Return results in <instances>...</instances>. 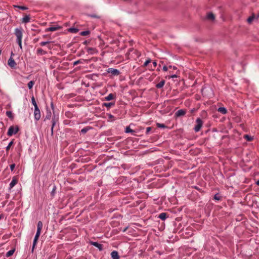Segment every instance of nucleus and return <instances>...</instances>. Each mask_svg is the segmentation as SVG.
<instances>
[{
  "instance_id": "obj_1",
  "label": "nucleus",
  "mask_w": 259,
  "mask_h": 259,
  "mask_svg": "<svg viewBox=\"0 0 259 259\" xmlns=\"http://www.w3.org/2000/svg\"><path fill=\"white\" fill-rule=\"evenodd\" d=\"M23 29L22 27L16 28L14 31V34L16 36V41L19 47L22 49V39L23 36Z\"/></svg>"
},
{
  "instance_id": "obj_2",
  "label": "nucleus",
  "mask_w": 259,
  "mask_h": 259,
  "mask_svg": "<svg viewBox=\"0 0 259 259\" xmlns=\"http://www.w3.org/2000/svg\"><path fill=\"white\" fill-rule=\"evenodd\" d=\"M19 127L18 125H12L9 128L7 135L9 137L16 135L19 131Z\"/></svg>"
},
{
  "instance_id": "obj_3",
  "label": "nucleus",
  "mask_w": 259,
  "mask_h": 259,
  "mask_svg": "<svg viewBox=\"0 0 259 259\" xmlns=\"http://www.w3.org/2000/svg\"><path fill=\"white\" fill-rule=\"evenodd\" d=\"M196 124L195 125L194 130L195 132H198L201 128L203 125V121L201 119L198 118L196 120Z\"/></svg>"
},
{
  "instance_id": "obj_4",
  "label": "nucleus",
  "mask_w": 259,
  "mask_h": 259,
  "mask_svg": "<svg viewBox=\"0 0 259 259\" xmlns=\"http://www.w3.org/2000/svg\"><path fill=\"white\" fill-rule=\"evenodd\" d=\"M34 117L36 121H38L41 117L40 111L38 107L34 108Z\"/></svg>"
},
{
  "instance_id": "obj_5",
  "label": "nucleus",
  "mask_w": 259,
  "mask_h": 259,
  "mask_svg": "<svg viewBox=\"0 0 259 259\" xmlns=\"http://www.w3.org/2000/svg\"><path fill=\"white\" fill-rule=\"evenodd\" d=\"M89 243L91 245H93V246L96 247L97 248H98L100 251H102L103 250V244H102L101 243H99L97 242H94L93 241H90L89 242Z\"/></svg>"
},
{
  "instance_id": "obj_6",
  "label": "nucleus",
  "mask_w": 259,
  "mask_h": 259,
  "mask_svg": "<svg viewBox=\"0 0 259 259\" xmlns=\"http://www.w3.org/2000/svg\"><path fill=\"white\" fill-rule=\"evenodd\" d=\"M107 72L109 73H111L112 75L114 76H117L120 74V71L117 69L113 68H109L107 70Z\"/></svg>"
},
{
  "instance_id": "obj_7",
  "label": "nucleus",
  "mask_w": 259,
  "mask_h": 259,
  "mask_svg": "<svg viewBox=\"0 0 259 259\" xmlns=\"http://www.w3.org/2000/svg\"><path fill=\"white\" fill-rule=\"evenodd\" d=\"M62 28L61 26H60L59 25H56V26H52L50 27H48L45 29L46 32L48 31H55L59 29H61Z\"/></svg>"
},
{
  "instance_id": "obj_8",
  "label": "nucleus",
  "mask_w": 259,
  "mask_h": 259,
  "mask_svg": "<svg viewBox=\"0 0 259 259\" xmlns=\"http://www.w3.org/2000/svg\"><path fill=\"white\" fill-rule=\"evenodd\" d=\"M186 113V110L180 109L177 111L175 114V117H179L180 116H184Z\"/></svg>"
},
{
  "instance_id": "obj_9",
  "label": "nucleus",
  "mask_w": 259,
  "mask_h": 259,
  "mask_svg": "<svg viewBox=\"0 0 259 259\" xmlns=\"http://www.w3.org/2000/svg\"><path fill=\"white\" fill-rule=\"evenodd\" d=\"M43 224L41 221H39L37 225V231L35 234L36 235L39 237L41 233V230L42 228Z\"/></svg>"
},
{
  "instance_id": "obj_10",
  "label": "nucleus",
  "mask_w": 259,
  "mask_h": 259,
  "mask_svg": "<svg viewBox=\"0 0 259 259\" xmlns=\"http://www.w3.org/2000/svg\"><path fill=\"white\" fill-rule=\"evenodd\" d=\"M8 64L12 68H15L17 65L16 63L12 57H10L8 60Z\"/></svg>"
},
{
  "instance_id": "obj_11",
  "label": "nucleus",
  "mask_w": 259,
  "mask_h": 259,
  "mask_svg": "<svg viewBox=\"0 0 259 259\" xmlns=\"http://www.w3.org/2000/svg\"><path fill=\"white\" fill-rule=\"evenodd\" d=\"M59 120V117L58 115H54L53 117L52 118V128H54L56 123L58 122Z\"/></svg>"
},
{
  "instance_id": "obj_12",
  "label": "nucleus",
  "mask_w": 259,
  "mask_h": 259,
  "mask_svg": "<svg viewBox=\"0 0 259 259\" xmlns=\"http://www.w3.org/2000/svg\"><path fill=\"white\" fill-rule=\"evenodd\" d=\"M50 42H51V41H41V42H40L39 45H40V46H42V47L47 45L48 48L49 50H51L52 47L50 45Z\"/></svg>"
},
{
  "instance_id": "obj_13",
  "label": "nucleus",
  "mask_w": 259,
  "mask_h": 259,
  "mask_svg": "<svg viewBox=\"0 0 259 259\" xmlns=\"http://www.w3.org/2000/svg\"><path fill=\"white\" fill-rule=\"evenodd\" d=\"M111 256L112 259H119V256L117 251L114 250L111 253Z\"/></svg>"
},
{
  "instance_id": "obj_14",
  "label": "nucleus",
  "mask_w": 259,
  "mask_h": 259,
  "mask_svg": "<svg viewBox=\"0 0 259 259\" xmlns=\"http://www.w3.org/2000/svg\"><path fill=\"white\" fill-rule=\"evenodd\" d=\"M93 129V127L92 126H85L84 127V128H83L82 129H81V130L80 131V133L81 134H85V133H87L89 131H90V130H92Z\"/></svg>"
},
{
  "instance_id": "obj_15",
  "label": "nucleus",
  "mask_w": 259,
  "mask_h": 259,
  "mask_svg": "<svg viewBox=\"0 0 259 259\" xmlns=\"http://www.w3.org/2000/svg\"><path fill=\"white\" fill-rule=\"evenodd\" d=\"M47 54V52L41 48H38L36 50V54L38 55H46Z\"/></svg>"
},
{
  "instance_id": "obj_16",
  "label": "nucleus",
  "mask_w": 259,
  "mask_h": 259,
  "mask_svg": "<svg viewBox=\"0 0 259 259\" xmlns=\"http://www.w3.org/2000/svg\"><path fill=\"white\" fill-rule=\"evenodd\" d=\"M115 105L114 102H110V103H103L102 104V106L106 107L108 109H109L111 107H113Z\"/></svg>"
},
{
  "instance_id": "obj_17",
  "label": "nucleus",
  "mask_w": 259,
  "mask_h": 259,
  "mask_svg": "<svg viewBox=\"0 0 259 259\" xmlns=\"http://www.w3.org/2000/svg\"><path fill=\"white\" fill-rule=\"evenodd\" d=\"M168 217V215L165 212H162L158 215V218L160 219L162 221H164Z\"/></svg>"
},
{
  "instance_id": "obj_18",
  "label": "nucleus",
  "mask_w": 259,
  "mask_h": 259,
  "mask_svg": "<svg viewBox=\"0 0 259 259\" xmlns=\"http://www.w3.org/2000/svg\"><path fill=\"white\" fill-rule=\"evenodd\" d=\"M116 96L114 95L113 94L110 93L107 96L105 97V100L106 101H111L114 98H115Z\"/></svg>"
},
{
  "instance_id": "obj_19",
  "label": "nucleus",
  "mask_w": 259,
  "mask_h": 259,
  "mask_svg": "<svg viewBox=\"0 0 259 259\" xmlns=\"http://www.w3.org/2000/svg\"><path fill=\"white\" fill-rule=\"evenodd\" d=\"M51 117H52V113H51V111L50 110H49L48 108L47 107V113H46V115L45 117V120H46L47 119L50 120L51 118Z\"/></svg>"
},
{
  "instance_id": "obj_20",
  "label": "nucleus",
  "mask_w": 259,
  "mask_h": 259,
  "mask_svg": "<svg viewBox=\"0 0 259 259\" xmlns=\"http://www.w3.org/2000/svg\"><path fill=\"white\" fill-rule=\"evenodd\" d=\"M165 81L164 79H163V80H161L159 83H157L156 84L155 87L157 89H161L163 87V85L165 84Z\"/></svg>"
},
{
  "instance_id": "obj_21",
  "label": "nucleus",
  "mask_w": 259,
  "mask_h": 259,
  "mask_svg": "<svg viewBox=\"0 0 259 259\" xmlns=\"http://www.w3.org/2000/svg\"><path fill=\"white\" fill-rule=\"evenodd\" d=\"M30 20V15H26L22 18V22L24 23H27L29 22Z\"/></svg>"
},
{
  "instance_id": "obj_22",
  "label": "nucleus",
  "mask_w": 259,
  "mask_h": 259,
  "mask_svg": "<svg viewBox=\"0 0 259 259\" xmlns=\"http://www.w3.org/2000/svg\"><path fill=\"white\" fill-rule=\"evenodd\" d=\"M218 111L222 113L223 114H226L227 112V110L225 107H219L218 109Z\"/></svg>"
},
{
  "instance_id": "obj_23",
  "label": "nucleus",
  "mask_w": 259,
  "mask_h": 259,
  "mask_svg": "<svg viewBox=\"0 0 259 259\" xmlns=\"http://www.w3.org/2000/svg\"><path fill=\"white\" fill-rule=\"evenodd\" d=\"M87 52L89 53H90L91 54H94L96 53H97V51L95 48H87Z\"/></svg>"
},
{
  "instance_id": "obj_24",
  "label": "nucleus",
  "mask_w": 259,
  "mask_h": 259,
  "mask_svg": "<svg viewBox=\"0 0 259 259\" xmlns=\"http://www.w3.org/2000/svg\"><path fill=\"white\" fill-rule=\"evenodd\" d=\"M206 18L207 19L211 20H214L215 19L214 15L211 12H210L207 14V15L206 16Z\"/></svg>"
},
{
  "instance_id": "obj_25",
  "label": "nucleus",
  "mask_w": 259,
  "mask_h": 259,
  "mask_svg": "<svg viewBox=\"0 0 259 259\" xmlns=\"http://www.w3.org/2000/svg\"><path fill=\"white\" fill-rule=\"evenodd\" d=\"M17 182V180L16 179L13 178L11 183H10V188H12L14 186L16 185Z\"/></svg>"
},
{
  "instance_id": "obj_26",
  "label": "nucleus",
  "mask_w": 259,
  "mask_h": 259,
  "mask_svg": "<svg viewBox=\"0 0 259 259\" xmlns=\"http://www.w3.org/2000/svg\"><path fill=\"white\" fill-rule=\"evenodd\" d=\"M243 138L247 141L250 142L253 140V138L252 136L248 135H244Z\"/></svg>"
},
{
  "instance_id": "obj_27",
  "label": "nucleus",
  "mask_w": 259,
  "mask_h": 259,
  "mask_svg": "<svg viewBox=\"0 0 259 259\" xmlns=\"http://www.w3.org/2000/svg\"><path fill=\"white\" fill-rule=\"evenodd\" d=\"M68 31L72 33H76L79 31L78 29L74 27H71L68 29Z\"/></svg>"
},
{
  "instance_id": "obj_28",
  "label": "nucleus",
  "mask_w": 259,
  "mask_h": 259,
  "mask_svg": "<svg viewBox=\"0 0 259 259\" xmlns=\"http://www.w3.org/2000/svg\"><path fill=\"white\" fill-rule=\"evenodd\" d=\"M7 116L10 118L11 119H14V115L13 114V113L12 111H6V113Z\"/></svg>"
},
{
  "instance_id": "obj_29",
  "label": "nucleus",
  "mask_w": 259,
  "mask_h": 259,
  "mask_svg": "<svg viewBox=\"0 0 259 259\" xmlns=\"http://www.w3.org/2000/svg\"><path fill=\"white\" fill-rule=\"evenodd\" d=\"M15 251V249H11V250H9V251H8L7 252L6 256L7 257L11 256V255H12L13 254V253H14Z\"/></svg>"
},
{
  "instance_id": "obj_30",
  "label": "nucleus",
  "mask_w": 259,
  "mask_h": 259,
  "mask_svg": "<svg viewBox=\"0 0 259 259\" xmlns=\"http://www.w3.org/2000/svg\"><path fill=\"white\" fill-rule=\"evenodd\" d=\"M14 140H13L12 141H11L8 144V145L6 147V150L7 152L9 151L10 149V147L11 146H12L13 144H14Z\"/></svg>"
},
{
  "instance_id": "obj_31",
  "label": "nucleus",
  "mask_w": 259,
  "mask_h": 259,
  "mask_svg": "<svg viewBox=\"0 0 259 259\" xmlns=\"http://www.w3.org/2000/svg\"><path fill=\"white\" fill-rule=\"evenodd\" d=\"M31 102H32V105L34 106V108H35L36 107H38L37 106V104L35 101L34 96H32L31 98Z\"/></svg>"
},
{
  "instance_id": "obj_32",
  "label": "nucleus",
  "mask_w": 259,
  "mask_h": 259,
  "mask_svg": "<svg viewBox=\"0 0 259 259\" xmlns=\"http://www.w3.org/2000/svg\"><path fill=\"white\" fill-rule=\"evenodd\" d=\"M34 83L35 82L33 80H31L28 83V87L29 90H31L32 88Z\"/></svg>"
},
{
  "instance_id": "obj_33",
  "label": "nucleus",
  "mask_w": 259,
  "mask_h": 259,
  "mask_svg": "<svg viewBox=\"0 0 259 259\" xmlns=\"http://www.w3.org/2000/svg\"><path fill=\"white\" fill-rule=\"evenodd\" d=\"M255 18V16L254 15H251V16H250L247 19V21L248 23H251L253 20Z\"/></svg>"
},
{
  "instance_id": "obj_34",
  "label": "nucleus",
  "mask_w": 259,
  "mask_h": 259,
  "mask_svg": "<svg viewBox=\"0 0 259 259\" xmlns=\"http://www.w3.org/2000/svg\"><path fill=\"white\" fill-rule=\"evenodd\" d=\"M90 31L89 30H86V31H81L80 33V35L81 36H87V35L90 34Z\"/></svg>"
},
{
  "instance_id": "obj_35",
  "label": "nucleus",
  "mask_w": 259,
  "mask_h": 259,
  "mask_svg": "<svg viewBox=\"0 0 259 259\" xmlns=\"http://www.w3.org/2000/svg\"><path fill=\"white\" fill-rule=\"evenodd\" d=\"M156 126L159 128H163L166 127V126L165 124H164L163 123H157Z\"/></svg>"
},
{
  "instance_id": "obj_36",
  "label": "nucleus",
  "mask_w": 259,
  "mask_h": 259,
  "mask_svg": "<svg viewBox=\"0 0 259 259\" xmlns=\"http://www.w3.org/2000/svg\"><path fill=\"white\" fill-rule=\"evenodd\" d=\"M125 132L126 133H134V130H132L129 126H127L125 128Z\"/></svg>"
},
{
  "instance_id": "obj_37",
  "label": "nucleus",
  "mask_w": 259,
  "mask_h": 259,
  "mask_svg": "<svg viewBox=\"0 0 259 259\" xmlns=\"http://www.w3.org/2000/svg\"><path fill=\"white\" fill-rule=\"evenodd\" d=\"M14 7L22 10H26L28 9V8L25 6H15Z\"/></svg>"
},
{
  "instance_id": "obj_38",
  "label": "nucleus",
  "mask_w": 259,
  "mask_h": 259,
  "mask_svg": "<svg viewBox=\"0 0 259 259\" xmlns=\"http://www.w3.org/2000/svg\"><path fill=\"white\" fill-rule=\"evenodd\" d=\"M90 17H91V18H97V19H100L101 18V17L100 16H98L97 15H96V14H89L88 15Z\"/></svg>"
},
{
  "instance_id": "obj_39",
  "label": "nucleus",
  "mask_w": 259,
  "mask_h": 259,
  "mask_svg": "<svg viewBox=\"0 0 259 259\" xmlns=\"http://www.w3.org/2000/svg\"><path fill=\"white\" fill-rule=\"evenodd\" d=\"M221 198L222 197L218 193L215 194L213 197L214 199L216 200H220L221 199Z\"/></svg>"
},
{
  "instance_id": "obj_40",
  "label": "nucleus",
  "mask_w": 259,
  "mask_h": 259,
  "mask_svg": "<svg viewBox=\"0 0 259 259\" xmlns=\"http://www.w3.org/2000/svg\"><path fill=\"white\" fill-rule=\"evenodd\" d=\"M37 239H33V245H32V252H33V250H34V249L35 248V246L37 242Z\"/></svg>"
},
{
  "instance_id": "obj_41",
  "label": "nucleus",
  "mask_w": 259,
  "mask_h": 259,
  "mask_svg": "<svg viewBox=\"0 0 259 259\" xmlns=\"http://www.w3.org/2000/svg\"><path fill=\"white\" fill-rule=\"evenodd\" d=\"M56 186H54L51 192V195L52 197L54 196L56 193Z\"/></svg>"
},
{
  "instance_id": "obj_42",
  "label": "nucleus",
  "mask_w": 259,
  "mask_h": 259,
  "mask_svg": "<svg viewBox=\"0 0 259 259\" xmlns=\"http://www.w3.org/2000/svg\"><path fill=\"white\" fill-rule=\"evenodd\" d=\"M151 62V59L148 58L144 63L143 66L146 67L148 65V64Z\"/></svg>"
},
{
  "instance_id": "obj_43",
  "label": "nucleus",
  "mask_w": 259,
  "mask_h": 259,
  "mask_svg": "<svg viewBox=\"0 0 259 259\" xmlns=\"http://www.w3.org/2000/svg\"><path fill=\"white\" fill-rule=\"evenodd\" d=\"M108 117H109V119H111L112 120H115V117L113 115H112V114H108Z\"/></svg>"
},
{
  "instance_id": "obj_44",
  "label": "nucleus",
  "mask_w": 259,
  "mask_h": 259,
  "mask_svg": "<svg viewBox=\"0 0 259 259\" xmlns=\"http://www.w3.org/2000/svg\"><path fill=\"white\" fill-rule=\"evenodd\" d=\"M151 129H152L151 127H150V126L147 127L146 128V134L148 135L150 131L151 130Z\"/></svg>"
},
{
  "instance_id": "obj_45",
  "label": "nucleus",
  "mask_w": 259,
  "mask_h": 259,
  "mask_svg": "<svg viewBox=\"0 0 259 259\" xmlns=\"http://www.w3.org/2000/svg\"><path fill=\"white\" fill-rule=\"evenodd\" d=\"M15 165H16L15 163H13L10 165V169L12 171H13V170L14 169Z\"/></svg>"
},
{
  "instance_id": "obj_46",
  "label": "nucleus",
  "mask_w": 259,
  "mask_h": 259,
  "mask_svg": "<svg viewBox=\"0 0 259 259\" xmlns=\"http://www.w3.org/2000/svg\"><path fill=\"white\" fill-rule=\"evenodd\" d=\"M168 68H169L168 67L164 65L162 68V70L163 71H167L168 70Z\"/></svg>"
},
{
  "instance_id": "obj_47",
  "label": "nucleus",
  "mask_w": 259,
  "mask_h": 259,
  "mask_svg": "<svg viewBox=\"0 0 259 259\" xmlns=\"http://www.w3.org/2000/svg\"><path fill=\"white\" fill-rule=\"evenodd\" d=\"M81 63V61L80 60H77V61L74 62L73 65H77V64H78L79 63Z\"/></svg>"
},
{
  "instance_id": "obj_48",
  "label": "nucleus",
  "mask_w": 259,
  "mask_h": 259,
  "mask_svg": "<svg viewBox=\"0 0 259 259\" xmlns=\"http://www.w3.org/2000/svg\"><path fill=\"white\" fill-rule=\"evenodd\" d=\"M168 68H171V69H175V70L177 69V67L176 66H175L169 65V66H168Z\"/></svg>"
},
{
  "instance_id": "obj_49",
  "label": "nucleus",
  "mask_w": 259,
  "mask_h": 259,
  "mask_svg": "<svg viewBox=\"0 0 259 259\" xmlns=\"http://www.w3.org/2000/svg\"><path fill=\"white\" fill-rule=\"evenodd\" d=\"M178 77L177 75L176 74H172L171 75L169 78H177Z\"/></svg>"
},
{
  "instance_id": "obj_50",
  "label": "nucleus",
  "mask_w": 259,
  "mask_h": 259,
  "mask_svg": "<svg viewBox=\"0 0 259 259\" xmlns=\"http://www.w3.org/2000/svg\"><path fill=\"white\" fill-rule=\"evenodd\" d=\"M51 107L52 110H54V104H53V102H51Z\"/></svg>"
},
{
  "instance_id": "obj_51",
  "label": "nucleus",
  "mask_w": 259,
  "mask_h": 259,
  "mask_svg": "<svg viewBox=\"0 0 259 259\" xmlns=\"http://www.w3.org/2000/svg\"><path fill=\"white\" fill-rule=\"evenodd\" d=\"M153 64L154 67H155L157 66V63L155 61L153 62Z\"/></svg>"
},
{
  "instance_id": "obj_52",
  "label": "nucleus",
  "mask_w": 259,
  "mask_h": 259,
  "mask_svg": "<svg viewBox=\"0 0 259 259\" xmlns=\"http://www.w3.org/2000/svg\"><path fill=\"white\" fill-rule=\"evenodd\" d=\"M194 188L195 189H196V190H198V191H200V190H201V189H200V188H199L197 186H194Z\"/></svg>"
},
{
  "instance_id": "obj_53",
  "label": "nucleus",
  "mask_w": 259,
  "mask_h": 259,
  "mask_svg": "<svg viewBox=\"0 0 259 259\" xmlns=\"http://www.w3.org/2000/svg\"><path fill=\"white\" fill-rule=\"evenodd\" d=\"M89 43V41L87 40H85L83 42V45H87Z\"/></svg>"
},
{
  "instance_id": "obj_54",
  "label": "nucleus",
  "mask_w": 259,
  "mask_h": 259,
  "mask_svg": "<svg viewBox=\"0 0 259 259\" xmlns=\"http://www.w3.org/2000/svg\"><path fill=\"white\" fill-rule=\"evenodd\" d=\"M38 238H39V236L35 235L34 239L38 240Z\"/></svg>"
},
{
  "instance_id": "obj_55",
  "label": "nucleus",
  "mask_w": 259,
  "mask_h": 259,
  "mask_svg": "<svg viewBox=\"0 0 259 259\" xmlns=\"http://www.w3.org/2000/svg\"><path fill=\"white\" fill-rule=\"evenodd\" d=\"M53 128H52V127H51V135H53Z\"/></svg>"
},
{
  "instance_id": "obj_56",
  "label": "nucleus",
  "mask_w": 259,
  "mask_h": 259,
  "mask_svg": "<svg viewBox=\"0 0 259 259\" xmlns=\"http://www.w3.org/2000/svg\"><path fill=\"white\" fill-rule=\"evenodd\" d=\"M38 39H39L38 38H36L34 39V41L36 42L38 40Z\"/></svg>"
},
{
  "instance_id": "obj_57",
  "label": "nucleus",
  "mask_w": 259,
  "mask_h": 259,
  "mask_svg": "<svg viewBox=\"0 0 259 259\" xmlns=\"http://www.w3.org/2000/svg\"><path fill=\"white\" fill-rule=\"evenodd\" d=\"M14 55V54L13 53V52H11V57H12Z\"/></svg>"
},
{
  "instance_id": "obj_58",
  "label": "nucleus",
  "mask_w": 259,
  "mask_h": 259,
  "mask_svg": "<svg viewBox=\"0 0 259 259\" xmlns=\"http://www.w3.org/2000/svg\"><path fill=\"white\" fill-rule=\"evenodd\" d=\"M256 184L258 186H259V180H258L256 182Z\"/></svg>"
},
{
  "instance_id": "obj_59",
  "label": "nucleus",
  "mask_w": 259,
  "mask_h": 259,
  "mask_svg": "<svg viewBox=\"0 0 259 259\" xmlns=\"http://www.w3.org/2000/svg\"><path fill=\"white\" fill-rule=\"evenodd\" d=\"M160 65H159V67L157 69V71H160Z\"/></svg>"
},
{
  "instance_id": "obj_60",
  "label": "nucleus",
  "mask_w": 259,
  "mask_h": 259,
  "mask_svg": "<svg viewBox=\"0 0 259 259\" xmlns=\"http://www.w3.org/2000/svg\"><path fill=\"white\" fill-rule=\"evenodd\" d=\"M195 111V108H193V109H192L191 110V112H194Z\"/></svg>"
},
{
  "instance_id": "obj_61",
  "label": "nucleus",
  "mask_w": 259,
  "mask_h": 259,
  "mask_svg": "<svg viewBox=\"0 0 259 259\" xmlns=\"http://www.w3.org/2000/svg\"><path fill=\"white\" fill-rule=\"evenodd\" d=\"M72 257L71 256H69V257H67V258H66V259H72Z\"/></svg>"
},
{
  "instance_id": "obj_62",
  "label": "nucleus",
  "mask_w": 259,
  "mask_h": 259,
  "mask_svg": "<svg viewBox=\"0 0 259 259\" xmlns=\"http://www.w3.org/2000/svg\"><path fill=\"white\" fill-rule=\"evenodd\" d=\"M3 218V216L2 215H0V219H1Z\"/></svg>"
},
{
  "instance_id": "obj_63",
  "label": "nucleus",
  "mask_w": 259,
  "mask_h": 259,
  "mask_svg": "<svg viewBox=\"0 0 259 259\" xmlns=\"http://www.w3.org/2000/svg\"><path fill=\"white\" fill-rule=\"evenodd\" d=\"M46 35H44L43 36H44V37H46Z\"/></svg>"
},
{
  "instance_id": "obj_64",
  "label": "nucleus",
  "mask_w": 259,
  "mask_h": 259,
  "mask_svg": "<svg viewBox=\"0 0 259 259\" xmlns=\"http://www.w3.org/2000/svg\"><path fill=\"white\" fill-rule=\"evenodd\" d=\"M126 229H124V230H123V232H125V230H126Z\"/></svg>"
}]
</instances>
